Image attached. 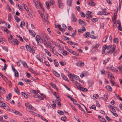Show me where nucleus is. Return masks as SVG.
<instances>
[{"instance_id": "f257e3e1", "label": "nucleus", "mask_w": 122, "mask_h": 122, "mask_svg": "<svg viewBox=\"0 0 122 122\" xmlns=\"http://www.w3.org/2000/svg\"><path fill=\"white\" fill-rule=\"evenodd\" d=\"M116 47L115 45H114L112 47V45L107 46L105 45L103 47L102 50V53L104 54L105 51V50H107V51L105 52V55H108L112 54L115 51Z\"/></svg>"}, {"instance_id": "f03ea898", "label": "nucleus", "mask_w": 122, "mask_h": 122, "mask_svg": "<svg viewBox=\"0 0 122 122\" xmlns=\"http://www.w3.org/2000/svg\"><path fill=\"white\" fill-rule=\"evenodd\" d=\"M3 98L0 96V107H4L6 110L8 111L9 110V108L6 104L3 102Z\"/></svg>"}, {"instance_id": "7ed1b4c3", "label": "nucleus", "mask_w": 122, "mask_h": 122, "mask_svg": "<svg viewBox=\"0 0 122 122\" xmlns=\"http://www.w3.org/2000/svg\"><path fill=\"white\" fill-rule=\"evenodd\" d=\"M25 47L26 50L28 51H29L30 52L32 53L33 55L34 54L36 50L34 46H33L32 47H30L29 45H26Z\"/></svg>"}, {"instance_id": "20e7f679", "label": "nucleus", "mask_w": 122, "mask_h": 122, "mask_svg": "<svg viewBox=\"0 0 122 122\" xmlns=\"http://www.w3.org/2000/svg\"><path fill=\"white\" fill-rule=\"evenodd\" d=\"M47 36L45 34H44L43 35H42V37H41V38L42 41H40V42L41 43L43 42L45 46H48V45L46 40V38Z\"/></svg>"}, {"instance_id": "39448f33", "label": "nucleus", "mask_w": 122, "mask_h": 122, "mask_svg": "<svg viewBox=\"0 0 122 122\" xmlns=\"http://www.w3.org/2000/svg\"><path fill=\"white\" fill-rule=\"evenodd\" d=\"M70 79L72 81H73V79L74 78L76 80H78L79 79V77L76 75L73 74L72 75L71 74L70 75L69 74L68 75Z\"/></svg>"}, {"instance_id": "423d86ee", "label": "nucleus", "mask_w": 122, "mask_h": 122, "mask_svg": "<svg viewBox=\"0 0 122 122\" xmlns=\"http://www.w3.org/2000/svg\"><path fill=\"white\" fill-rule=\"evenodd\" d=\"M57 3L59 8L60 9H62L63 7V4L61 0H58V1H57Z\"/></svg>"}, {"instance_id": "0eeeda50", "label": "nucleus", "mask_w": 122, "mask_h": 122, "mask_svg": "<svg viewBox=\"0 0 122 122\" xmlns=\"http://www.w3.org/2000/svg\"><path fill=\"white\" fill-rule=\"evenodd\" d=\"M72 20L74 22H76L77 21L76 18L74 14L72 13L71 14Z\"/></svg>"}, {"instance_id": "6e6552de", "label": "nucleus", "mask_w": 122, "mask_h": 122, "mask_svg": "<svg viewBox=\"0 0 122 122\" xmlns=\"http://www.w3.org/2000/svg\"><path fill=\"white\" fill-rule=\"evenodd\" d=\"M108 76L109 78V79H113L114 78L113 75L112 73L111 72H108Z\"/></svg>"}, {"instance_id": "1a4fd4ad", "label": "nucleus", "mask_w": 122, "mask_h": 122, "mask_svg": "<svg viewBox=\"0 0 122 122\" xmlns=\"http://www.w3.org/2000/svg\"><path fill=\"white\" fill-rule=\"evenodd\" d=\"M78 87H79L78 89H80L82 91H84V92H86L88 91L87 89L86 88H85L83 87H81L80 86Z\"/></svg>"}, {"instance_id": "9d476101", "label": "nucleus", "mask_w": 122, "mask_h": 122, "mask_svg": "<svg viewBox=\"0 0 122 122\" xmlns=\"http://www.w3.org/2000/svg\"><path fill=\"white\" fill-rule=\"evenodd\" d=\"M29 31L30 34L33 37H35L36 34L35 32L33 30H29Z\"/></svg>"}, {"instance_id": "9b49d317", "label": "nucleus", "mask_w": 122, "mask_h": 122, "mask_svg": "<svg viewBox=\"0 0 122 122\" xmlns=\"http://www.w3.org/2000/svg\"><path fill=\"white\" fill-rule=\"evenodd\" d=\"M20 62L22 64L23 66L25 67L28 68V66L27 65L26 63L24 61H23L21 60H20Z\"/></svg>"}, {"instance_id": "f8f14e48", "label": "nucleus", "mask_w": 122, "mask_h": 122, "mask_svg": "<svg viewBox=\"0 0 122 122\" xmlns=\"http://www.w3.org/2000/svg\"><path fill=\"white\" fill-rule=\"evenodd\" d=\"M106 89H107V90L111 92H112V87L110 86L109 85L107 86L106 87Z\"/></svg>"}, {"instance_id": "ddd939ff", "label": "nucleus", "mask_w": 122, "mask_h": 122, "mask_svg": "<svg viewBox=\"0 0 122 122\" xmlns=\"http://www.w3.org/2000/svg\"><path fill=\"white\" fill-rule=\"evenodd\" d=\"M79 23L81 25H85V22L81 19H79Z\"/></svg>"}, {"instance_id": "4468645a", "label": "nucleus", "mask_w": 122, "mask_h": 122, "mask_svg": "<svg viewBox=\"0 0 122 122\" xmlns=\"http://www.w3.org/2000/svg\"><path fill=\"white\" fill-rule=\"evenodd\" d=\"M13 44L15 45V44L16 45H18L19 43V42L16 39H15L13 42Z\"/></svg>"}, {"instance_id": "2eb2a0df", "label": "nucleus", "mask_w": 122, "mask_h": 122, "mask_svg": "<svg viewBox=\"0 0 122 122\" xmlns=\"http://www.w3.org/2000/svg\"><path fill=\"white\" fill-rule=\"evenodd\" d=\"M45 52H46V53L49 56H51V55L49 52V51L47 49H45Z\"/></svg>"}, {"instance_id": "dca6fc26", "label": "nucleus", "mask_w": 122, "mask_h": 122, "mask_svg": "<svg viewBox=\"0 0 122 122\" xmlns=\"http://www.w3.org/2000/svg\"><path fill=\"white\" fill-rule=\"evenodd\" d=\"M29 105V107H28V108L30 109H31L32 110L35 111H36V109L32 106L31 105Z\"/></svg>"}, {"instance_id": "f3484780", "label": "nucleus", "mask_w": 122, "mask_h": 122, "mask_svg": "<svg viewBox=\"0 0 122 122\" xmlns=\"http://www.w3.org/2000/svg\"><path fill=\"white\" fill-rule=\"evenodd\" d=\"M90 33L89 32H88L86 33L84 35V38H87L89 36Z\"/></svg>"}, {"instance_id": "a211bd4d", "label": "nucleus", "mask_w": 122, "mask_h": 122, "mask_svg": "<svg viewBox=\"0 0 122 122\" xmlns=\"http://www.w3.org/2000/svg\"><path fill=\"white\" fill-rule=\"evenodd\" d=\"M118 40H119L118 38H115L113 39V42L116 44H118Z\"/></svg>"}, {"instance_id": "6ab92c4d", "label": "nucleus", "mask_w": 122, "mask_h": 122, "mask_svg": "<svg viewBox=\"0 0 122 122\" xmlns=\"http://www.w3.org/2000/svg\"><path fill=\"white\" fill-rule=\"evenodd\" d=\"M67 5L69 6H71L72 3L71 1V0H67Z\"/></svg>"}, {"instance_id": "aec40b11", "label": "nucleus", "mask_w": 122, "mask_h": 122, "mask_svg": "<svg viewBox=\"0 0 122 122\" xmlns=\"http://www.w3.org/2000/svg\"><path fill=\"white\" fill-rule=\"evenodd\" d=\"M14 18L16 20V21L18 22L20 20V18H19L16 15H15L14 16Z\"/></svg>"}, {"instance_id": "412c9836", "label": "nucleus", "mask_w": 122, "mask_h": 122, "mask_svg": "<svg viewBox=\"0 0 122 122\" xmlns=\"http://www.w3.org/2000/svg\"><path fill=\"white\" fill-rule=\"evenodd\" d=\"M89 85L90 86H91L94 83V81L92 80H91L89 81Z\"/></svg>"}, {"instance_id": "4be33fe9", "label": "nucleus", "mask_w": 122, "mask_h": 122, "mask_svg": "<svg viewBox=\"0 0 122 122\" xmlns=\"http://www.w3.org/2000/svg\"><path fill=\"white\" fill-rule=\"evenodd\" d=\"M53 72H54V74L56 76L58 77H59L60 76V75L58 73H57L56 71L54 70H53Z\"/></svg>"}, {"instance_id": "5701e85b", "label": "nucleus", "mask_w": 122, "mask_h": 122, "mask_svg": "<svg viewBox=\"0 0 122 122\" xmlns=\"http://www.w3.org/2000/svg\"><path fill=\"white\" fill-rule=\"evenodd\" d=\"M54 95L56 97L57 99H58L59 98V96H58V94L56 92H54Z\"/></svg>"}, {"instance_id": "b1692460", "label": "nucleus", "mask_w": 122, "mask_h": 122, "mask_svg": "<svg viewBox=\"0 0 122 122\" xmlns=\"http://www.w3.org/2000/svg\"><path fill=\"white\" fill-rule=\"evenodd\" d=\"M41 38L40 36L39 35H37L36 36V40L39 41L41 39Z\"/></svg>"}, {"instance_id": "393cba45", "label": "nucleus", "mask_w": 122, "mask_h": 122, "mask_svg": "<svg viewBox=\"0 0 122 122\" xmlns=\"http://www.w3.org/2000/svg\"><path fill=\"white\" fill-rule=\"evenodd\" d=\"M1 75V77L2 78L3 80H4L5 82H7L8 80L5 78V76H4L3 75Z\"/></svg>"}, {"instance_id": "a878e982", "label": "nucleus", "mask_w": 122, "mask_h": 122, "mask_svg": "<svg viewBox=\"0 0 122 122\" xmlns=\"http://www.w3.org/2000/svg\"><path fill=\"white\" fill-rule=\"evenodd\" d=\"M86 17L88 19H89L91 18H92V15L88 14H86Z\"/></svg>"}, {"instance_id": "bb28decb", "label": "nucleus", "mask_w": 122, "mask_h": 122, "mask_svg": "<svg viewBox=\"0 0 122 122\" xmlns=\"http://www.w3.org/2000/svg\"><path fill=\"white\" fill-rule=\"evenodd\" d=\"M12 94L11 93H10L7 97V98L8 100H10Z\"/></svg>"}, {"instance_id": "cd10ccee", "label": "nucleus", "mask_w": 122, "mask_h": 122, "mask_svg": "<svg viewBox=\"0 0 122 122\" xmlns=\"http://www.w3.org/2000/svg\"><path fill=\"white\" fill-rule=\"evenodd\" d=\"M57 113L61 115H63L64 114V113L63 111L60 110H58L57 111Z\"/></svg>"}, {"instance_id": "c85d7f7f", "label": "nucleus", "mask_w": 122, "mask_h": 122, "mask_svg": "<svg viewBox=\"0 0 122 122\" xmlns=\"http://www.w3.org/2000/svg\"><path fill=\"white\" fill-rule=\"evenodd\" d=\"M8 18L9 21L10 22L11 20V16L10 14H8Z\"/></svg>"}, {"instance_id": "c756f323", "label": "nucleus", "mask_w": 122, "mask_h": 122, "mask_svg": "<svg viewBox=\"0 0 122 122\" xmlns=\"http://www.w3.org/2000/svg\"><path fill=\"white\" fill-rule=\"evenodd\" d=\"M15 73V77H19V73L16 70L14 71Z\"/></svg>"}, {"instance_id": "7c9ffc66", "label": "nucleus", "mask_w": 122, "mask_h": 122, "mask_svg": "<svg viewBox=\"0 0 122 122\" xmlns=\"http://www.w3.org/2000/svg\"><path fill=\"white\" fill-rule=\"evenodd\" d=\"M118 7L117 8V10H115L114 11V16H116L117 15V12H118Z\"/></svg>"}, {"instance_id": "2f4dec72", "label": "nucleus", "mask_w": 122, "mask_h": 122, "mask_svg": "<svg viewBox=\"0 0 122 122\" xmlns=\"http://www.w3.org/2000/svg\"><path fill=\"white\" fill-rule=\"evenodd\" d=\"M23 5L25 10L27 11H28L29 10L26 5L25 4H23Z\"/></svg>"}, {"instance_id": "473e14b6", "label": "nucleus", "mask_w": 122, "mask_h": 122, "mask_svg": "<svg viewBox=\"0 0 122 122\" xmlns=\"http://www.w3.org/2000/svg\"><path fill=\"white\" fill-rule=\"evenodd\" d=\"M99 46L100 44L99 43H98L93 48V49H97Z\"/></svg>"}, {"instance_id": "72a5a7b5", "label": "nucleus", "mask_w": 122, "mask_h": 122, "mask_svg": "<svg viewBox=\"0 0 122 122\" xmlns=\"http://www.w3.org/2000/svg\"><path fill=\"white\" fill-rule=\"evenodd\" d=\"M121 24H119L118 29L121 31H122V28L121 27Z\"/></svg>"}, {"instance_id": "f704fd0d", "label": "nucleus", "mask_w": 122, "mask_h": 122, "mask_svg": "<svg viewBox=\"0 0 122 122\" xmlns=\"http://www.w3.org/2000/svg\"><path fill=\"white\" fill-rule=\"evenodd\" d=\"M72 54L76 56H78L79 55V53L74 51H73V52H72Z\"/></svg>"}, {"instance_id": "c9c22d12", "label": "nucleus", "mask_w": 122, "mask_h": 122, "mask_svg": "<svg viewBox=\"0 0 122 122\" xmlns=\"http://www.w3.org/2000/svg\"><path fill=\"white\" fill-rule=\"evenodd\" d=\"M46 4L47 9L48 10L50 9V5L48 2H46Z\"/></svg>"}, {"instance_id": "e433bc0d", "label": "nucleus", "mask_w": 122, "mask_h": 122, "mask_svg": "<svg viewBox=\"0 0 122 122\" xmlns=\"http://www.w3.org/2000/svg\"><path fill=\"white\" fill-rule=\"evenodd\" d=\"M22 25L24 26H25V23L24 21H22L21 22L20 25V26L22 28L23 27Z\"/></svg>"}, {"instance_id": "4c0bfd02", "label": "nucleus", "mask_w": 122, "mask_h": 122, "mask_svg": "<svg viewBox=\"0 0 122 122\" xmlns=\"http://www.w3.org/2000/svg\"><path fill=\"white\" fill-rule=\"evenodd\" d=\"M21 93L22 94V95L24 96L25 98H27V96L25 93L24 92H22Z\"/></svg>"}, {"instance_id": "58836bf2", "label": "nucleus", "mask_w": 122, "mask_h": 122, "mask_svg": "<svg viewBox=\"0 0 122 122\" xmlns=\"http://www.w3.org/2000/svg\"><path fill=\"white\" fill-rule=\"evenodd\" d=\"M0 88H2V89L1 90H0V92L3 94L5 93V91L4 89L2 87H0Z\"/></svg>"}, {"instance_id": "ea45409f", "label": "nucleus", "mask_w": 122, "mask_h": 122, "mask_svg": "<svg viewBox=\"0 0 122 122\" xmlns=\"http://www.w3.org/2000/svg\"><path fill=\"white\" fill-rule=\"evenodd\" d=\"M30 92L31 93H32L34 94H37V91L35 90H32L30 91Z\"/></svg>"}, {"instance_id": "a19ab883", "label": "nucleus", "mask_w": 122, "mask_h": 122, "mask_svg": "<svg viewBox=\"0 0 122 122\" xmlns=\"http://www.w3.org/2000/svg\"><path fill=\"white\" fill-rule=\"evenodd\" d=\"M108 62V59H106L103 62V64L105 65Z\"/></svg>"}, {"instance_id": "79ce46f5", "label": "nucleus", "mask_w": 122, "mask_h": 122, "mask_svg": "<svg viewBox=\"0 0 122 122\" xmlns=\"http://www.w3.org/2000/svg\"><path fill=\"white\" fill-rule=\"evenodd\" d=\"M63 54L65 56H66L68 54V53L66 51H63Z\"/></svg>"}, {"instance_id": "37998d69", "label": "nucleus", "mask_w": 122, "mask_h": 122, "mask_svg": "<svg viewBox=\"0 0 122 122\" xmlns=\"http://www.w3.org/2000/svg\"><path fill=\"white\" fill-rule=\"evenodd\" d=\"M76 30H75L74 33L72 34V35H71V36L72 37H74V36H75L76 35Z\"/></svg>"}, {"instance_id": "c03bdc74", "label": "nucleus", "mask_w": 122, "mask_h": 122, "mask_svg": "<svg viewBox=\"0 0 122 122\" xmlns=\"http://www.w3.org/2000/svg\"><path fill=\"white\" fill-rule=\"evenodd\" d=\"M111 112L113 114V115L116 117H117L118 115L117 113L113 112L111 110H110Z\"/></svg>"}, {"instance_id": "a18cd8bd", "label": "nucleus", "mask_w": 122, "mask_h": 122, "mask_svg": "<svg viewBox=\"0 0 122 122\" xmlns=\"http://www.w3.org/2000/svg\"><path fill=\"white\" fill-rule=\"evenodd\" d=\"M90 109H92L95 110H96V107L94 105H93L91 106Z\"/></svg>"}, {"instance_id": "49530a36", "label": "nucleus", "mask_w": 122, "mask_h": 122, "mask_svg": "<svg viewBox=\"0 0 122 122\" xmlns=\"http://www.w3.org/2000/svg\"><path fill=\"white\" fill-rule=\"evenodd\" d=\"M7 67V66L6 64H4V66L3 69H2V70H4V71H5L6 70V68Z\"/></svg>"}, {"instance_id": "de8ad7c7", "label": "nucleus", "mask_w": 122, "mask_h": 122, "mask_svg": "<svg viewBox=\"0 0 122 122\" xmlns=\"http://www.w3.org/2000/svg\"><path fill=\"white\" fill-rule=\"evenodd\" d=\"M106 118L109 121H111L112 119L110 118V117L107 116L106 117Z\"/></svg>"}, {"instance_id": "09e8293b", "label": "nucleus", "mask_w": 122, "mask_h": 122, "mask_svg": "<svg viewBox=\"0 0 122 122\" xmlns=\"http://www.w3.org/2000/svg\"><path fill=\"white\" fill-rule=\"evenodd\" d=\"M50 3L51 4V5H52L54 4L55 2L54 0H51L50 2Z\"/></svg>"}, {"instance_id": "8fccbe9b", "label": "nucleus", "mask_w": 122, "mask_h": 122, "mask_svg": "<svg viewBox=\"0 0 122 122\" xmlns=\"http://www.w3.org/2000/svg\"><path fill=\"white\" fill-rule=\"evenodd\" d=\"M36 58L38 59L41 62H43L42 60L39 57L37 56L36 57Z\"/></svg>"}, {"instance_id": "3c124183", "label": "nucleus", "mask_w": 122, "mask_h": 122, "mask_svg": "<svg viewBox=\"0 0 122 122\" xmlns=\"http://www.w3.org/2000/svg\"><path fill=\"white\" fill-rule=\"evenodd\" d=\"M93 97H94L96 98L97 99L99 97L98 95V94H94L93 95Z\"/></svg>"}, {"instance_id": "603ef678", "label": "nucleus", "mask_w": 122, "mask_h": 122, "mask_svg": "<svg viewBox=\"0 0 122 122\" xmlns=\"http://www.w3.org/2000/svg\"><path fill=\"white\" fill-rule=\"evenodd\" d=\"M63 38L65 40H69L70 39V38L69 37H67L66 36H63Z\"/></svg>"}, {"instance_id": "864d4df0", "label": "nucleus", "mask_w": 122, "mask_h": 122, "mask_svg": "<svg viewBox=\"0 0 122 122\" xmlns=\"http://www.w3.org/2000/svg\"><path fill=\"white\" fill-rule=\"evenodd\" d=\"M30 71L31 72L33 73H35V71H34L32 68H30L29 69Z\"/></svg>"}, {"instance_id": "5fc2aeb1", "label": "nucleus", "mask_w": 122, "mask_h": 122, "mask_svg": "<svg viewBox=\"0 0 122 122\" xmlns=\"http://www.w3.org/2000/svg\"><path fill=\"white\" fill-rule=\"evenodd\" d=\"M71 100L73 102H77V101L76 100H75L74 98H71Z\"/></svg>"}, {"instance_id": "6e6d98bb", "label": "nucleus", "mask_w": 122, "mask_h": 122, "mask_svg": "<svg viewBox=\"0 0 122 122\" xmlns=\"http://www.w3.org/2000/svg\"><path fill=\"white\" fill-rule=\"evenodd\" d=\"M98 19L97 18H93L92 19V20L94 22H95L96 21H97Z\"/></svg>"}, {"instance_id": "4d7b16f0", "label": "nucleus", "mask_w": 122, "mask_h": 122, "mask_svg": "<svg viewBox=\"0 0 122 122\" xmlns=\"http://www.w3.org/2000/svg\"><path fill=\"white\" fill-rule=\"evenodd\" d=\"M18 8L20 10L22 11V7L21 6H20L19 4H18Z\"/></svg>"}, {"instance_id": "13d9d810", "label": "nucleus", "mask_w": 122, "mask_h": 122, "mask_svg": "<svg viewBox=\"0 0 122 122\" xmlns=\"http://www.w3.org/2000/svg\"><path fill=\"white\" fill-rule=\"evenodd\" d=\"M81 15L82 17H85V14L83 12H81Z\"/></svg>"}, {"instance_id": "bf43d9fd", "label": "nucleus", "mask_w": 122, "mask_h": 122, "mask_svg": "<svg viewBox=\"0 0 122 122\" xmlns=\"http://www.w3.org/2000/svg\"><path fill=\"white\" fill-rule=\"evenodd\" d=\"M54 64L56 67H57L59 66V63L57 62H55Z\"/></svg>"}, {"instance_id": "052dcab7", "label": "nucleus", "mask_w": 122, "mask_h": 122, "mask_svg": "<svg viewBox=\"0 0 122 122\" xmlns=\"http://www.w3.org/2000/svg\"><path fill=\"white\" fill-rule=\"evenodd\" d=\"M2 48L4 50H6L7 51H8V48H6L5 46L2 47Z\"/></svg>"}, {"instance_id": "680f3d73", "label": "nucleus", "mask_w": 122, "mask_h": 122, "mask_svg": "<svg viewBox=\"0 0 122 122\" xmlns=\"http://www.w3.org/2000/svg\"><path fill=\"white\" fill-rule=\"evenodd\" d=\"M51 106L54 109L56 107V105L55 104H53L51 105Z\"/></svg>"}, {"instance_id": "e2e57ef3", "label": "nucleus", "mask_w": 122, "mask_h": 122, "mask_svg": "<svg viewBox=\"0 0 122 122\" xmlns=\"http://www.w3.org/2000/svg\"><path fill=\"white\" fill-rule=\"evenodd\" d=\"M105 72V71L103 69H102L101 71V74H103Z\"/></svg>"}, {"instance_id": "0e129e2a", "label": "nucleus", "mask_w": 122, "mask_h": 122, "mask_svg": "<svg viewBox=\"0 0 122 122\" xmlns=\"http://www.w3.org/2000/svg\"><path fill=\"white\" fill-rule=\"evenodd\" d=\"M108 96L107 94H105L104 95V98L105 100L108 98Z\"/></svg>"}, {"instance_id": "69168bd1", "label": "nucleus", "mask_w": 122, "mask_h": 122, "mask_svg": "<svg viewBox=\"0 0 122 122\" xmlns=\"http://www.w3.org/2000/svg\"><path fill=\"white\" fill-rule=\"evenodd\" d=\"M67 42L70 45H72L73 44V43L71 41H67Z\"/></svg>"}, {"instance_id": "338daca9", "label": "nucleus", "mask_w": 122, "mask_h": 122, "mask_svg": "<svg viewBox=\"0 0 122 122\" xmlns=\"http://www.w3.org/2000/svg\"><path fill=\"white\" fill-rule=\"evenodd\" d=\"M18 84L20 85L21 86H23L24 85L23 83L22 82H19Z\"/></svg>"}, {"instance_id": "774afa93", "label": "nucleus", "mask_w": 122, "mask_h": 122, "mask_svg": "<svg viewBox=\"0 0 122 122\" xmlns=\"http://www.w3.org/2000/svg\"><path fill=\"white\" fill-rule=\"evenodd\" d=\"M91 5L92 6H94L95 5V3L93 2V1H92V0H91Z\"/></svg>"}]
</instances>
